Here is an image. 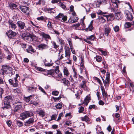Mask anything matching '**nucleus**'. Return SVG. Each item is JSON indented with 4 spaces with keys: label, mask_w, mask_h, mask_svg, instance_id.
<instances>
[{
    "label": "nucleus",
    "mask_w": 134,
    "mask_h": 134,
    "mask_svg": "<svg viewBox=\"0 0 134 134\" xmlns=\"http://www.w3.org/2000/svg\"><path fill=\"white\" fill-rule=\"evenodd\" d=\"M13 96L12 95H8L6 96L3 100L4 105L2 108L6 109H10L11 107L10 103L13 100Z\"/></svg>",
    "instance_id": "1"
},
{
    "label": "nucleus",
    "mask_w": 134,
    "mask_h": 134,
    "mask_svg": "<svg viewBox=\"0 0 134 134\" xmlns=\"http://www.w3.org/2000/svg\"><path fill=\"white\" fill-rule=\"evenodd\" d=\"M2 69L0 70V74L4 75V73L11 74V76L13 75L12 68L9 65L5 64L2 66Z\"/></svg>",
    "instance_id": "2"
},
{
    "label": "nucleus",
    "mask_w": 134,
    "mask_h": 134,
    "mask_svg": "<svg viewBox=\"0 0 134 134\" xmlns=\"http://www.w3.org/2000/svg\"><path fill=\"white\" fill-rule=\"evenodd\" d=\"M43 72L44 75H47V76H49V75L52 76L53 77L55 76L59 72V66H57L56 67L55 70L52 69L49 70H44Z\"/></svg>",
    "instance_id": "3"
},
{
    "label": "nucleus",
    "mask_w": 134,
    "mask_h": 134,
    "mask_svg": "<svg viewBox=\"0 0 134 134\" xmlns=\"http://www.w3.org/2000/svg\"><path fill=\"white\" fill-rule=\"evenodd\" d=\"M34 111L30 110L24 111L20 114V119L24 120L27 118L31 117L34 115Z\"/></svg>",
    "instance_id": "4"
},
{
    "label": "nucleus",
    "mask_w": 134,
    "mask_h": 134,
    "mask_svg": "<svg viewBox=\"0 0 134 134\" xmlns=\"http://www.w3.org/2000/svg\"><path fill=\"white\" fill-rule=\"evenodd\" d=\"M25 35V34L24 33L22 34V37L24 38V39L27 40L28 41L31 42L36 40V37L35 36L29 34V35L26 36Z\"/></svg>",
    "instance_id": "5"
},
{
    "label": "nucleus",
    "mask_w": 134,
    "mask_h": 134,
    "mask_svg": "<svg viewBox=\"0 0 134 134\" xmlns=\"http://www.w3.org/2000/svg\"><path fill=\"white\" fill-rule=\"evenodd\" d=\"M9 38L10 39L13 38L17 35L16 32L13 31L11 30H9L6 33Z\"/></svg>",
    "instance_id": "6"
},
{
    "label": "nucleus",
    "mask_w": 134,
    "mask_h": 134,
    "mask_svg": "<svg viewBox=\"0 0 134 134\" xmlns=\"http://www.w3.org/2000/svg\"><path fill=\"white\" fill-rule=\"evenodd\" d=\"M125 14L127 20L129 21H132L133 19L132 13L127 10L125 11Z\"/></svg>",
    "instance_id": "7"
},
{
    "label": "nucleus",
    "mask_w": 134,
    "mask_h": 134,
    "mask_svg": "<svg viewBox=\"0 0 134 134\" xmlns=\"http://www.w3.org/2000/svg\"><path fill=\"white\" fill-rule=\"evenodd\" d=\"M34 120L33 118H30L24 122V125L27 126H30L34 123Z\"/></svg>",
    "instance_id": "8"
},
{
    "label": "nucleus",
    "mask_w": 134,
    "mask_h": 134,
    "mask_svg": "<svg viewBox=\"0 0 134 134\" xmlns=\"http://www.w3.org/2000/svg\"><path fill=\"white\" fill-rule=\"evenodd\" d=\"M20 10L24 13H26V14H28L30 9L29 7H27L23 5L20 6Z\"/></svg>",
    "instance_id": "9"
},
{
    "label": "nucleus",
    "mask_w": 134,
    "mask_h": 134,
    "mask_svg": "<svg viewBox=\"0 0 134 134\" xmlns=\"http://www.w3.org/2000/svg\"><path fill=\"white\" fill-rule=\"evenodd\" d=\"M17 24L19 28L21 30L24 29L25 27V23L21 21H18Z\"/></svg>",
    "instance_id": "10"
},
{
    "label": "nucleus",
    "mask_w": 134,
    "mask_h": 134,
    "mask_svg": "<svg viewBox=\"0 0 134 134\" xmlns=\"http://www.w3.org/2000/svg\"><path fill=\"white\" fill-rule=\"evenodd\" d=\"M110 73L109 72H107L106 75L105 81L104 83V86H105L107 84H109V81H110Z\"/></svg>",
    "instance_id": "11"
},
{
    "label": "nucleus",
    "mask_w": 134,
    "mask_h": 134,
    "mask_svg": "<svg viewBox=\"0 0 134 134\" xmlns=\"http://www.w3.org/2000/svg\"><path fill=\"white\" fill-rule=\"evenodd\" d=\"M16 77L14 78V82H13L12 85L14 87H17L19 85L17 78L19 76V75L18 74H16Z\"/></svg>",
    "instance_id": "12"
},
{
    "label": "nucleus",
    "mask_w": 134,
    "mask_h": 134,
    "mask_svg": "<svg viewBox=\"0 0 134 134\" xmlns=\"http://www.w3.org/2000/svg\"><path fill=\"white\" fill-rule=\"evenodd\" d=\"M61 81V82L63 83V85L65 86H67L68 87L70 85V83L69 81L65 78H64L60 80Z\"/></svg>",
    "instance_id": "13"
},
{
    "label": "nucleus",
    "mask_w": 134,
    "mask_h": 134,
    "mask_svg": "<svg viewBox=\"0 0 134 134\" xmlns=\"http://www.w3.org/2000/svg\"><path fill=\"white\" fill-rule=\"evenodd\" d=\"M36 112L37 114L42 117H43L45 116V112L44 111L41 109H38L36 111Z\"/></svg>",
    "instance_id": "14"
},
{
    "label": "nucleus",
    "mask_w": 134,
    "mask_h": 134,
    "mask_svg": "<svg viewBox=\"0 0 134 134\" xmlns=\"http://www.w3.org/2000/svg\"><path fill=\"white\" fill-rule=\"evenodd\" d=\"M101 89L102 94L103 97V99H104L105 100H106V97L108 96L107 92L105 91L104 88L102 86H101Z\"/></svg>",
    "instance_id": "15"
},
{
    "label": "nucleus",
    "mask_w": 134,
    "mask_h": 134,
    "mask_svg": "<svg viewBox=\"0 0 134 134\" xmlns=\"http://www.w3.org/2000/svg\"><path fill=\"white\" fill-rule=\"evenodd\" d=\"M22 105L21 103L19 104L16 105L14 109V111L15 112H19L21 109L22 107Z\"/></svg>",
    "instance_id": "16"
},
{
    "label": "nucleus",
    "mask_w": 134,
    "mask_h": 134,
    "mask_svg": "<svg viewBox=\"0 0 134 134\" xmlns=\"http://www.w3.org/2000/svg\"><path fill=\"white\" fill-rule=\"evenodd\" d=\"M34 94H32L28 97H24V99L26 102L28 103L30 101L31 99H33V98H34Z\"/></svg>",
    "instance_id": "17"
},
{
    "label": "nucleus",
    "mask_w": 134,
    "mask_h": 134,
    "mask_svg": "<svg viewBox=\"0 0 134 134\" xmlns=\"http://www.w3.org/2000/svg\"><path fill=\"white\" fill-rule=\"evenodd\" d=\"M75 18L76 19H74V18H75V17H71L68 21L69 23H71L76 22L78 20L79 18L77 17H76Z\"/></svg>",
    "instance_id": "18"
},
{
    "label": "nucleus",
    "mask_w": 134,
    "mask_h": 134,
    "mask_svg": "<svg viewBox=\"0 0 134 134\" xmlns=\"http://www.w3.org/2000/svg\"><path fill=\"white\" fill-rule=\"evenodd\" d=\"M41 35L46 40H47L48 39H51V37L49 35L46 34L43 32L41 33Z\"/></svg>",
    "instance_id": "19"
},
{
    "label": "nucleus",
    "mask_w": 134,
    "mask_h": 134,
    "mask_svg": "<svg viewBox=\"0 0 134 134\" xmlns=\"http://www.w3.org/2000/svg\"><path fill=\"white\" fill-rule=\"evenodd\" d=\"M111 29L109 26L105 28L104 34L105 36H108L111 31Z\"/></svg>",
    "instance_id": "20"
},
{
    "label": "nucleus",
    "mask_w": 134,
    "mask_h": 134,
    "mask_svg": "<svg viewBox=\"0 0 134 134\" xmlns=\"http://www.w3.org/2000/svg\"><path fill=\"white\" fill-rule=\"evenodd\" d=\"M26 50L27 52L30 53H34L36 52V50L34 49L31 46H30Z\"/></svg>",
    "instance_id": "21"
},
{
    "label": "nucleus",
    "mask_w": 134,
    "mask_h": 134,
    "mask_svg": "<svg viewBox=\"0 0 134 134\" xmlns=\"http://www.w3.org/2000/svg\"><path fill=\"white\" fill-rule=\"evenodd\" d=\"M37 89V88L36 87L30 86L28 87L27 91L29 92L30 93L35 92L36 91V90Z\"/></svg>",
    "instance_id": "22"
},
{
    "label": "nucleus",
    "mask_w": 134,
    "mask_h": 134,
    "mask_svg": "<svg viewBox=\"0 0 134 134\" xmlns=\"http://www.w3.org/2000/svg\"><path fill=\"white\" fill-rule=\"evenodd\" d=\"M103 16L106 17L107 19V20H109L111 19V18L114 19L115 17L114 15L113 14L107 15H103Z\"/></svg>",
    "instance_id": "23"
},
{
    "label": "nucleus",
    "mask_w": 134,
    "mask_h": 134,
    "mask_svg": "<svg viewBox=\"0 0 134 134\" xmlns=\"http://www.w3.org/2000/svg\"><path fill=\"white\" fill-rule=\"evenodd\" d=\"M9 6L10 9L13 10L16 8L17 7V5L16 4L13 3H11L9 4Z\"/></svg>",
    "instance_id": "24"
},
{
    "label": "nucleus",
    "mask_w": 134,
    "mask_h": 134,
    "mask_svg": "<svg viewBox=\"0 0 134 134\" xmlns=\"http://www.w3.org/2000/svg\"><path fill=\"white\" fill-rule=\"evenodd\" d=\"M8 23L10 26L11 27V28L14 29H15L16 28V25L13 23V22L12 21L9 20L8 21Z\"/></svg>",
    "instance_id": "25"
},
{
    "label": "nucleus",
    "mask_w": 134,
    "mask_h": 134,
    "mask_svg": "<svg viewBox=\"0 0 134 134\" xmlns=\"http://www.w3.org/2000/svg\"><path fill=\"white\" fill-rule=\"evenodd\" d=\"M81 118L82 121H85L86 122L90 121V119L86 115H85L83 117H81Z\"/></svg>",
    "instance_id": "26"
},
{
    "label": "nucleus",
    "mask_w": 134,
    "mask_h": 134,
    "mask_svg": "<svg viewBox=\"0 0 134 134\" xmlns=\"http://www.w3.org/2000/svg\"><path fill=\"white\" fill-rule=\"evenodd\" d=\"M94 29V27L93 26V25L89 24L87 28L85 30V31H92Z\"/></svg>",
    "instance_id": "27"
},
{
    "label": "nucleus",
    "mask_w": 134,
    "mask_h": 134,
    "mask_svg": "<svg viewBox=\"0 0 134 134\" xmlns=\"http://www.w3.org/2000/svg\"><path fill=\"white\" fill-rule=\"evenodd\" d=\"M115 14V17L116 19H121V12H118L116 13Z\"/></svg>",
    "instance_id": "28"
},
{
    "label": "nucleus",
    "mask_w": 134,
    "mask_h": 134,
    "mask_svg": "<svg viewBox=\"0 0 134 134\" xmlns=\"http://www.w3.org/2000/svg\"><path fill=\"white\" fill-rule=\"evenodd\" d=\"M47 46V45L43 43L40 44L38 46V47L40 49H45Z\"/></svg>",
    "instance_id": "29"
},
{
    "label": "nucleus",
    "mask_w": 134,
    "mask_h": 134,
    "mask_svg": "<svg viewBox=\"0 0 134 134\" xmlns=\"http://www.w3.org/2000/svg\"><path fill=\"white\" fill-rule=\"evenodd\" d=\"M58 5L63 9H65L66 7V5L64 4V2H59L58 3Z\"/></svg>",
    "instance_id": "30"
},
{
    "label": "nucleus",
    "mask_w": 134,
    "mask_h": 134,
    "mask_svg": "<svg viewBox=\"0 0 134 134\" xmlns=\"http://www.w3.org/2000/svg\"><path fill=\"white\" fill-rule=\"evenodd\" d=\"M82 84L80 85V86L81 88H83L84 89H85L86 88L87 86L86 85L87 83L86 81L84 80L82 81Z\"/></svg>",
    "instance_id": "31"
},
{
    "label": "nucleus",
    "mask_w": 134,
    "mask_h": 134,
    "mask_svg": "<svg viewBox=\"0 0 134 134\" xmlns=\"http://www.w3.org/2000/svg\"><path fill=\"white\" fill-rule=\"evenodd\" d=\"M68 49L66 50H65V57H70V50L69 48H68Z\"/></svg>",
    "instance_id": "32"
},
{
    "label": "nucleus",
    "mask_w": 134,
    "mask_h": 134,
    "mask_svg": "<svg viewBox=\"0 0 134 134\" xmlns=\"http://www.w3.org/2000/svg\"><path fill=\"white\" fill-rule=\"evenodd\" d=\"M63 72L64 74L68 76L69 74V72L66 67H64L63 69Z\"/></svg>",
    "instance_id": "33"
},
{
    "label": "nucleus",
    "mask_w": 134,
    "mask_h": 134,
    "mask_svg": "<svg viewBox=\"0 0 134 134\" xmlns=\"http://www.w3.org/2000/svg\"><path fill=\"white\" fill-rule=\"evenodd\" d=\"M81 66V67H82V68H80V69L81 70V72H82V70L83 69L84 70H85L86 73V69L85 68V67L84 66V63L82 62H81V64H80Z\"/></svg>",
    "instance_id": "34"
},
{
    "label": "nucleus",
    "mask_w": 134,
    "mask_h": 134,
    "mask_svg": "<svg viewBox=\"0 0 134 134\" xmlns=\"http://www.w3.org/2000/svg\"><path fill=\"white\" fill-rule=\"evenodd\" d=\"M46 59H45L44 60L43 62L44 63V65L46 66H47L48 67L50 66L53 65V63H46Z\"/></svg>",
    "instance_id": "35"
},
{
    "label": "nucleus",
    "mask_w": 134,
    "mask_h": 134,
    "mask_svg": "<svg viewBox=\"0 0 134 134\" xmlns=\"http://www.w3.org/2000/svg\"><path fill=\"white\" fill-rule=\"evenodd\" d=\"M67 41L69 44L70 47H73L71 39L70 38H68L67 39Z\"/></svg>",
    "instance_id": "36"
},
{
    "label": "nucleus",
    "mask_w": 134,
    "mask_h": 134,
    "mask_svg": "<svg viewBox=\"0 0 134 134\" xmlns=\"http://www.w3.org/2000/svg\"><path fill=\"white\" fill-rule=\"evenodd\" d=\"M129 87L130 91L132 92L134 91V85L133 84L130 83Z\"/></svg>",
    "instance_id": "37"
},
{
    "label": "nucleus",
    "mask_w": 134,
    "mask_h": 134,
    "mask_svg": "<svg viewBox=\"0 0 134 134\" xmlns=\"http://www.w3.org/2000/svg\"><path fill=\"white\" fill-rule=\"evenodd\" d=\"M16 124L19 127L23 126V124L22 122L19 121L17 120L16 121Z\"/></svg>",
    "instance_id": "38"
},
{
    "label": "nucleus",
    "mask_w": 134,
    "mask_h": 134,
    "mask_svg": "<svg viewBox=\"0 0 134 134\" xmlns=\"http://www.w3.org/2000/svg\"><path fill=\"white\" fill-rule=\"evenodd\" d=\"M55 107L57 109H60L62 108V105L61 104L59 103L56 104Z\"/></svg>",
    "instance_id": "39"
},
{
    "label": "nucleus",
    "mask_w": 134,
    "mask_h": 134,
    "mask_svg": "<svg viewBox=\"0 0 134 134\" xmlns=\"http://www.w3.org/2000/svg\"><path fill=\"white\" fill-rule=\"evenodd\" d=\"M93 79L97 81L100 85L102 84V82L98 78L96 77H94Z\"/></svg>",
    "instance_id": "40"
},
{
    "label": "nucleus",
    "mask_w": 134,
    "mask_h": 134,
    "mask_svg": "<svg viewBox=\"0 0 134 134\" xmlns=\"http://www.w3.org/2000/svg\"><path fill=\"white\" fill-rule=\"evenodd\" d=\"M3 48L4 51L6 52L8 54L9 53V51L8 49L7 46L5 45H4L3 46Z\"/></svg>",
    "instance_id": "41"
},
{
    "label": "nucleus",
    "mask_w": 134,
    "mask_h": 134,
    "mask_svg": "<svg viewBox=\"0 0 134 134\" xmlns=\"http://www.w3.org/2000/svg\"><path fill=\"white\" fill-rule=\"evenodd\" d=\"M30 103L36 106L38 105V102L35 101L31 100L30 102Z\"/></svg>",
    "instance_id": "42"
},
{
    "label": "nucleus",
    "mask_w": 134,
    "mask_h": 134,
    "mask_svg": "<svg viewBox=\"0 0 134 134\" xmlns=\"http://www.w3.org/2000/svg\"><path fill=\"white\" fill-rule=\"evenodd\" d=\"M63 16H64V14L60 13L58 15L55 17V18L56 19H58L59 18H62Z\"/></svg>",
    "instance_id": "43"
},
{
    "label": "nucleus",
    "mask_w": 134,
    "mask_h": 134,
    "mask_svg": "<svg viewBox=\"0 0 134 134\" xmlns=\"http://www.w3.org/2000/svg\"><path fill=\"white\" fill-rule=\"evenodd\" d=\"M61 98L62 97L60 96H59V97L57 98L55 97H51V98L53 99L54 100V101L55 102L59 100H60V99H61Z\"/></svg>",
    "instance_id": "44"
},
{
    "label": "nucleus",
    "mask_w": 134,
    "mask_h": 134,
    "mask_svg": "<svg viewBox=\"0 0 134 134\" xmlns=\"http://www.w3.org/2000/svg\"><path fill=\"white\" fill-rule=\"evenodd\" d=\"M73 71L74 72L73 77L74 78L76 79L78 75L76 72V70L74 69H73Z\"/></svg>",
    "instance_id": "45"
},
{
    "label": "nucleus",
    "mask_w": 134,
    "mask_h": 134,
    "mask_svg": "<svg viewBox=\"0 0 134 134\" xmlns=\"http://www.w3.org/2000/svg\"><path fill=\"white\" fill-rule=\"evenodd\" d=\"M58 40L59 42H60L61 44V47H62V46H63L64 43V40H63L62 38H58Z\"/></svg>",
    "instance_id": "46"
},
{
    "label": "nucleus",
    "mask_w": 134,
    "mask_h": 134,
    "mask_svg": "<svg viewBox=\"0 0 134 134\" xmlns=\"http://www.w3.org/2000/svg\"><path fill=\"white\" fill-rule=\"evenodd\" d=\"M95 38L94 36L91 35L90 36H88L87 38V39H88L91 41H92L94 40Z\"/></svg>",
    "instance_id": "47"
},
{
    "label": "nucleus",
    "mask_w": 134,
    "mask_h": 134,
    "mask_svg": "<svg viewBox=\"0 0 134 134\" xmlns=\"http://www.w3.org/2000/svg\"><path fill=\"white\" fill-rule=\"evenodd\" d=\"M96 60L98 62H100L102 60V57L100 56H96Z\"/></svg>",
    "instance_id": "48"
},
{
    "label": "nucleus",
    "mask_w": 134,
    "mask_h": 134,
    "mask_svg": "<svg viewBox=\"0 0 134 134\" xmlns=\"http://www.w3.org/2000/svg\"><path fill=\"white\" fill-rule=\"evenodd\" d=\"M100 3V4L105 5L107 3L106 0H99Z\"/></svg>",
    "instance_id": "49"
},
{
    "label": "nucleus",
    "mask_w": 134,
    "mask_h": 134,
    "mask_svg": "<svg viewBox=\"0 0 134 134\" xmlns=\"http://www.w3.org/2000/svg\"><path fill=\"white\" fill-rule=\"evenodd\" d=\"M97 13L99 15L105 14H107V12H103L100 10H99L97 12Z\"/></svg>",
    "instance_id": "50"
},
{
    "label": "nucleus",
    "mask_w": 134,
    "mask_h": 134,
    "mask_svg": "<svg viewBox=\"0 0 134 134\" xmlns=\"http://www.w3.org/2000/svg\"><path fill=\"white\" fill-rule=\"evenodd\" d=\"M6 123L9 127H10L12 122L10 121V120H7L6 121Z\"/></svg>",
    "instance_id": "51"
},
{
    "label": "nucleus",
    "mask_w": 134,
    "mask_h": 134,
    "mask_svg": "<svg viewBox=\"0 0 134 134\" xmlns=\"http://www.w3.org/2000/svg\"><path fill=\"white\" fill-rule=\"evenodd\" d=\"M132 24L129 22H126L125 25V26L126 28H129L131 25Z\"/></svg>",
    "instance_id": "52"
},
{
    "label": "nucleus",
    "mask_w": 134,
    "mask_h": 134,
    "mask_svg": "<svg viewBox=\"0 0 134 134\" xmlns=\"http://www.w3.org/2000/svg\"><path fill=\"white\" fill-rule=\"evenodd\" d=\"M67 17L66 15H64L62 17L61 21L62 22H64L67 20Z\"/></svg>",
    "instance_id": "53"
},
{
    "label": "nucleus",
    "mask_w": 134,
    "mask_h": 134,
    "mask_svg": "<svg viewBox=\"0 0 134 134\" xmlns=\"http://www.w3.org/2000/svg\"><path fill=\"white\" fill-rule=\"evenodd\" d=\"M99 19L102 23H104L105 22V20L103 16H99Z\"/></svg>",
    "instance_id": "54"
},
{
    "label": "nucleus",
    "mask_w": 134,
    "mask_h": 134,
    "mask_svg": "<svg viewBox=\"0 0 134 134\" xmlns=\"http://www.w3.org/2000/svg\"><path fill=\"white\" fill-rule=\"evenodd\" d=\"M59 92L57 91H53L52 92V94L53 95L57 96L59 94Z\"/></svg>",
    "instance_id": "55"
},
{
    "label": "nucleus",
    "mask_w": 134,
    "mask_h": 134,
    "mask_svg": "<svg viewBox=\"0 0 134 134\" xmlns=\"http://www.w3.org/2000/svg\"><path fill=\"white\" fill-rule=\"evenodd\" d=\"M84 110V108L82 106H81L79 107L78 111L79 113H80L83 111Z\"/></svg>",
    "instance_id": "56"
},
{
    "label": "nucleus",
    "mask_w": 134,
    "mask_h": 134,
    "mask_svg": "<svg viewBox=\"0 0 134 134\" xmlns=\"http://www.w3.org/2000/svg\"><path fill=\"white\" fill-rule=\"evenodd\" d=\"M99 51L101 52L102 54L104 56H106L107 55V53L106 51H103L101 49H100Z\"/></svg>",
    "instance_id": "57"
},
{
    "label": "nucleus",
    "mask_w": 134,
    "mask_h": 134,
    "mask_svg": "<svg viewBox=\"0 0 134 134\" xmlns=\"http://www.w3.org/2000/svg\"><path fill=\"white\" fill-rule=\"evenodd\" d=\"M52 43L53 45V47L54 48H55V49H56L59 46L58 45H57L56 44V42H54V41L53 42H52Z\"/></svg>",
    "instance_id": "58"
},
{
    "label": "nucleus",
    "mask_w": 134,
    "mask_h": 134,
    "mask_svg": "<svg viewBox=\"0 0 134 134\" xmlns=\"http://www.w3.org/2000/svg\"><path fill=\"white\" fill-rule=\"evenodd\" d=\"M53 9L51 8H49L47 9V10L48 11L49 13H54V12L52 11V10Z\"/></svg>",
    "instance_id": "59"
},
{
    "label": "nucleus",
    "mask_w": 134,
    "mask_h": 134,
    "mask_svg": "<svg viewBox=\"0 0 134 134\" xmlns=\"http://www.w3.org/2000/svg\"><path fill=\"white\" fill-rule=\"evenodd\" d=\"M4 92V90L1 87H0V97L1 98L2 97V95Z\"/></svg>",
    "instance_id": "60"
},
{
    "label": "nucleus",
    "mask_w": 134,
    "mask_h": 134,
    "mask_svg": "<svg viewBox=\"0 0 134 134\" xmlns=\"http://www.w3.org/2000/svg\"><path fill=\"white\" fill-rule=\"evenodd\" d=\"M95 4L96 6V8L99 7L100 6V5L101 4L99 0H98L97 2H96Z\"/></svg>",
    "instance_id": "61"
},
{
    "label": "nucleus",
    "mask_w": 134,
    "mask_h": 134,
    "mask_svg": "<svg viewBox=\"0 0 134 134\" xmlns=\"http://www.w3.org/2000/svg\"><path fill=\"white\" fill-rule=\"evenodd\" d=\"M39 89L40 90L41 92L43 93L44 94H46V93L45 91L40 86H39Z\"/></svg>",
    "instance_id": "62"
},
{
    "label": "nucleus",
    "mask_w": 134,
    "mask_h": 134,
    "mask_svg": "<svg viewBox=\"0 0 134 134\" xmlns=\"http://www.w3.org/2000/svg\"><path fill=\"white\" fill-rule=\"evenodd\" d=\"M47 26L50 29L52 28V24H51V23L50 21H49L48 24H47Z\"/></svg>",
    "instance_id": "63"
},
{
    "label": "nucleus",
    "mask_w": 134,
    "mask_h": 134,
    "mask_svg": "<svg viewBox=\"0 0 134 134\" xmlns=\"http://www.w3.org/2000/svg\"><path fill=\"white\" fill-rule=\"evenodd\" d=\"M114 29L115 32H117L119 30V27L117 26H115L114 28Z\"/></svg>",
    "instance_id": "64"
}]
</instances>
